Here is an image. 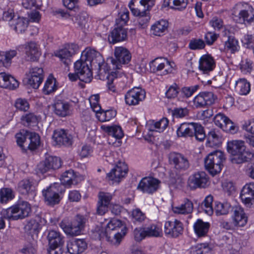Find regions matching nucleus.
Listing matches in <instances>:
<instances>
[{
  "instance_id": "obj_1",
  "label": "nucleus",
  "mask_w": 254,
  "mask_h": 254,
  "mask_svg": "<svg viewBox=\"0 0 254 254\" xmlns=\"http://www.w3.org/2000/svg\"><path fill=\"white\" fill-rule=\"evenodd\" d=\"M244 141L233 140L227 142V150L233 157L231 161L233 164H241L249 162L254 158V154L246 151Z\"/></svg>"
},
{
  "instance_id": "obj_2",
  "label": "nucleus",
  "mask_w": 254,
  "mask_h": 254,
  "mask_svg": "<svg viewBox=\"0 0 254 254\" xmlns=\"http://www.w3.org/2000/svg\"><path fill=\"white\" fill-rule=\"evenodd\" d=\"M225 159L224 153L220 150L210 152L204 159L205 168L214 177L221 172Z\"/></svg>"
},
{
  "instance_id": "obj_3",
  "label": "nucleus",
  "mask_w": 254,
  "mask_h": 254,
  "mask_svg": "<svg viewBox=\"0 0 254 254\" xmlns=\"http://www.w3.org/2000/svg\"><path fill=\"white\" fill-rule=\"evenodd\" d=\"M127 23V10L125 8L118 14L116 19L117 27L111 32L108 36L110 43L114 44L118 42L123 41L127 37V29L125 27Z\"/></svg>"
},
{
  "instance_id": "obj_4",
  "label": "nucleus",
  "mask_w": 254,
  "mask_h": 254,
  "mask_svg": "<svg viewBox=\"0 0 254 254\" xmlns=\"http://www.w3.org/2000/svg\"><path fill=\"white\" fill-rule=\"evenodd\" d=\"M177 134L179 137L195 136L199 141H203L206 137L202 126L194 123L182 124L177 129Z\"/></svg>"
},
{
  "instance_id": "obj_5",
  "label": "nucleus",
  "mask_w": 254,
  "mask_h": 254,
  "mask_svg": "<svg viewBox=\"0 0 254 254\" xmlns=\"http://www.w3.org/2000/svg\"><path fill=\"white\" fill-rule=\"evenodd\" d=\"M31 211L30 204L26 201H22L17 205L3 210L2 215L4 218L16 220L28 216Z\"/></svg>"
},
{
  "instance_id": "obj_6",
  "label": "nucleus",
  "mask_w": 254,
  "mask_h": 254,
  "mask_svg": "<svg viewBox=\"0 0 254 254\" xmlns=\"http://www.w3.org/2000/svg\"><path fill=\"white\" fill-rule=\"evenodd\" d=\"M121 226V221L117 219H111L107 224L104 235H105L107 240L112 245L118 246L125 236L127 233L126 229L122 230L121 232L111 234L112 231L116 230Z\"/></svg>"
},
{
  "instance_id": "obj_7",
  "label": "nucleus",
  "mask_w": 254,
  "mask_h": 254,
  "mask_svg": "<svg viewBox=\"0 0 254 254\" xmlns=\"http://www.w3.org/2000/svg\"><path fill=\"white\" fill-rule=\"evenodd\" d=\"M85 222V217L78 214L71 223H68L67 220L64 219L61 222L59 225L66 235L74 236L80 234Z\"/></svg>"
},
{
  "instance_id": "obj_8",
  "label": "nucleus",
  "mask_w": 254,
  "mask_h": 254,
  "mask_svg": "<svg viewBox=\"0 0 254 254\" xmlns=\"http://www.w3.org/2000/svg\"><path fill=\"white\" fill-rule=\"evenodd\" d=\"M132 14L139 17V23L143 25L150 20V10L141 0H131L128 5Z\"/></svg>"
},
{
  "instance_id": "obj_9",
  "label": "nucleus",
  "mask_w": 254,
  "mask_h": 254,
  "mask_svg": "<svg viewBox=\"0 0 254 254\" xmlns=\"http://www.w3.org/2000/svg\"><path fill=\"white\" fill-rule=\"evenodd\" d=\"M94 67L97 70L98 76L100 79H103L106 75L108 77L110 74L114 76V73L116 74V72L113 70L120 69V65L113 57L108 58L106 63L103 60V62L95 65Z\"/></svg>"
},
{
  "instance_id": "obj_10",
  "label": "nucleus",
  "mask_w": 254,
  "mask_h": 254,
  "mask_svg": "<svg viewBox=\"0 0 254 254\" xmlns=\"http://www.w3.org/2000/svg\"><path fill=\"white\" fill-rule=\"evenodd\" d=\"M62 166L61 159L56 156H49L40 162L37 166L35 171L37 174H44L59 169Z\"/></svg>"
},
{
  "instance_id": "obj_11",
  "label": "nucleus",
  "mask_w": 254,
  "mask_h": 254,
  "mask_svg": "<svg viewBox=\"0 0 254 254\" xmlns=\"http://www.w3.org/2000/svg\"><path fill=\"white\" fill-rule=\"evenodd\" d=\"M169 163L179 173L185 171L189 168L190 164L187 157L184 155L176 152H170L168 155Z\"/></svg>"
},
{
  "instance_id": "obj_12",
  "label": "nucleus",
  "mask_w": 254,
  "mask_h": 254,
  "mask_svg": "<svg viewBox=\"0 0 254 254\" xmlns=\"http://www.w3.org/2000/svg\"><path fill=\"white\" fill-rule=\"evenodd\" d=\"M74 71L79 74V80L84 82H90L92 79V69L89 64L81 56L74 65Z\"/></svg>"
},
{
  "instance_id": "obj_13",
  "label": "nucleus",
  "mask_w": 254,
  "mask_h": 254,
  "mask_svg": "<svg viewBox=\"0 0 254 254\" xmlns=\"http://www.w3.org/2000/svg\"><path fill=\"white\" fill-rule=\"evenodd\" d=\"M161 181L153 177L142 178L137 185V189L143 193L152 194L160 187Z\"/></svg>"
},
{
  "instance_id": "obj_14",
  "label": "nucleus",
  "mask_w": 254,
  "mask_h": 254,
  "mask_svg": "<svg viewBox=\"0 0 254 254\" xmlns=\"http://www.w3.org/2000/svg\"><path fill=\"white\" fill-rule=\"evenodd\" d=\"M214 122L216 126L226 132L234 134L238 130V127L223 114H217L214 118Z\"/></svg>"
},
{
  "instance_id": "obj_15",
  "label": "nucleus",
  "mask_w": 254,
  "mask_h": 254,
  "mask_svg": "<svg viewBox=\"0 0 254 254\" xmlns=\"http://www.w3.org/2000/svg\"><path fill=\"white\" fill-rule=\"evenodd\" d=\"M174 63L172 64L166 58H157L150 63V68L153 72L161 71L162 74L167 75L172 72Z\"/></svg>"
},
{
  "instance_id": "obj_16",
  "label": "nucleus",
  "mask_w": 254,
  "mask_h": 254,
  "mask_svg": "<svg viewBox=\"0 0 254 254\" xmlns=\"http://www.w3.org/2000/svg\"><path fill=\"white\" fill-rule=\"evenodd\" d=\"M209 177L204 171L197 172L190 176L188 185L192 189L205 188L208 186Z\"/></svg>"
},
{
  "instance_id": "obj_17",
  "label": "nucleus",
  "mask_w": 254,
  "mask_h": 254,
  "mask_svg": "<svg viewBox=\"0 0 254 254\" xmlns=\"http://www.w3.org/2000/svg\"><path fill=\"white\" fill-rule=\"evenodd\" d=\"M127 171V166L125 163L119 162L109 173L107 174L106 179L108 181L111 182L113 184L115 183H119L125 178Z\"/></svg>"
},
{
  "instance_id": "obj_18",
  "label": "nucleus",
  "mask_w": 254,
  "mask_h": 254,
  "mask_svg": "<svg viewBox=\"0 0 254 254\" xmlns=\"http://www.w3.org/2000/svg\"><path fill=\"white\" fill-rule=\"evenodd\" d=\"M58 184H55L42 191L45 202L48 205L54 206L60 202L61 197L59 194L60 191L58 189Z\"/></svg>"
},
{
  "instance_id": "obj_19",
  "label": "nucleus",
  "mask_w": 254,
  "mask_h": 254,
  "mask_svg": "<svg viewBox=\"0 0 254 254\" xmlns=\"http://www.w3.org/2000/svg\"><path fill=\"white\" fill-rule=\"evenodd\" d=\"M183 225L177 219L166 221L164 224V233L168 237L177 238L183 232Z\"/></svg>"
},
{
  "instance_id": "obj_20",
  "label": "nucleus",
  "mask_w": 254,
  "mask_h": 254,
  "mask_svg": "<svg viewBox=\"0 0 254 254\" xmlns=\"http://www.w3.org/2000/svg\"><path fill=\"white\" fill-rule=\"evenodd\" d=\"M239 9V15L246 24H254V8L248 3H239L237 5Z\"/></svg>"
},
{
  "instance_id": "obj_21",
  "label": "nucleus",
  "mask_w": 254,
  "mask_h": 254,
  "mask_svg": "<svg viewBox=\"0 0 254 254\" xmlns=\"http://www.w3.org/2000/svg\"><path fill=\"white\" fill-rule=\"evenodd\" d=\"M82 58L88 63L91 67H94L97 64H100L103 61L101 54L94 49L86 48L81 54Z\"/></svg>"
},
{
  "instance_id": "obj_22",
  "label": "nucleus",
  "mask_w": 254,
  "mask_h": 254,
  "mask_svg": "<svg viewBox=\"0 0 254 254\" xmlns=\"http://www.w3.org/2000/svg\"><path fill=\"white\" fill-rule=\"evenodd\" d=\"M215 96L212 92H202L193 99L194 105L197 108L210 106L214 103Z\"/></svg>"
},
{
  "instance_id": "obj_23",
  "label": "nucleus",
  "mask_w": 254,
  "mask_h": 254,
  "mask_svg": "<svg viewBox=\"0 0 254 254\" xmlns=\"http://www.w3.org/2000/svg\"><path fill=\"white\" fill-rule=\"evenodd\" d=\"M61 184L66 187H70L71 185H76L83 180V177L79 173L70 169L64 172L61 177Z\"/></svg>"
},
{
  "instance_id": "obj_24",
  "label": "nucleus",
  "mask_w": 254,
  "mask_h": 254,
  "mask_svg": "<svg viewBox=\"0 0 254 254\" xmlns=\"http://www.w3.org/2000/svg\"><path fill=\"white\" fill-rule=\"evenodd\" d=\"M29 74V84L34 89L38 88L44 78L43 68L38 67H32L30 70Z\"/></svg>"
},
{
  "instance_id": "obj_25",
  "label": "nucleus",
  "mask_w": 254,
  "mask_h": 254,
  "mask_svg": "<svg viewBox=\"0 0 254 254\" xmlns=\"http://www.w3.org/2000/svg\"><path fill=\"white\" fill-rule=\"evenodd\" d=\"M23 47L25 49L26 58L27 61L35 62L38 60L41 56L38 45L34 42H30L19 46L18 49Z\"/></svg>"
},
{
  "instance_id": "obj_26",
  "label": "nucleus",
  "mask_w": 254,
  "mask_h": 254,
  "mask_svg": "<svg viewBox=\"0 0 254 254\" xmlns=\"http://www.w3.org/2000/svg\"><path fill=\"white\" fill-rule=\"evenodd\" d=\"M240 197L242 202L248 207L253 204L254 200V183H251L246 184L243 188Z\"/></svg>"
},
{
  "instance_id": "obj_27",
  "label": "nucleus",
  "mask_w": 254,
  "mask_h": 254,
  "mask_svg": "<svg viewBox=\"0 0 254 254\" xmlns=\"http://www.w3.org/2000/svg\"><path fill=\"white\" fill-rule=\"evenodd\" d=\"M145 98V92L141 88L134 87L128 91V105H136Z\"/></svg>"
},
{
  "instance_id": "obj_28",
  "label": "nucleus",
  "mask_w": 254,
  "mask_h": 254,
  "mask_svg": "<svg viewBox=\"0 0 254 254\" xmlns=\"http://www.w3.org/2000/svg\"><path fill=\"white\" fill-rule=\"evenodd\" d=\"M87 244L84 239H75L67 242L66 248L70 254H80L87 248Z\"/></svg>"
},
{
  "instance_id": "obj_29",
  "label": "nucleus",
  "mask_w": 254,
  "mask_h": 254,
  "mask_svg": "<svg viewBox=\"0 0 254 254\" xmlns=\"http://www.w3.org/2000/svg\"><path fill=\"white\" fill-rule=\"evenodd\" d=\"M233 212L232 218L234 225L236 227L244 226L247 223L248 217L244 209L239 206H235L233 208Z\"/></svg>"
},
{
  "instance_id": "obj_30",
  "label": "nucleus",
  "mask_w": 254,
  "mask_h": 254,
  "mask_svg": "<svg viewBox=\"0 0 254 254\" xmlns=\"http://www.w3.org/2000/svg\"><path fill=\"white\" fill-rule=\"evenodd\" d=\"M53 138L57 145L68 146L72 144L71 136L64 129L55 130Z\"/></svg>"
},
{
  "instance_id": "obj_31",
  "label": "nucleus",
  "mask_w": 254,
  "mask_h": 254,
  "mask_svg": "<svg viewBox=\"0 0 254 254\" xmlns=\"http://www.w3.org/2000/svg\"><path fill=\"white\" fill-rule=\"evenodd\" d=\"M48 246L51 247H62L64 243V237L58 231L50 230L47 237Z\"/></svg>"
},
{
  "instance_id": "obj_32",
  "label": "nucleus",
  "mask_w": 254,
  "mask_h": 254,
  "mask_svg": "<svg viewBox=\"0 0 254 254\" xmlns=\"http://www.w3.org/2000/svg\"><path fill=\"white\" fill-rule=\"evenodd\" d=\"M18 86V81L13 76L5 72L0 73V87L13 90Z\"/></svg>"
},
{
  "instance_id": "obj_33",
  "label": "nucleus",
  "mask_w": 254,
  "mask_h": 254,
  "mask_svg": "<svg viewBox=\"0 0 254 254\" xmlns=\"http://www.w3.org/2000/svg\"><path fill=\"white\" fill-rule=\"evenodd\" d=\"M193 209V205L192 201L185 198L183 202L179 205L172 207L173 212L177 214L187 215L192 213Z\"/></svg>"
},
{
  "instance_id": "obj_34",
  "label": "nucleus",
  "mask_w": 254,
  "mask_h": 254,
  "mask_svg": "<svg viewBox=\"0 0 254 254\" xmlns=\"http://www.w3.org/2000/svg\"><path fill=\"white\" fill-rule=\"evenodd\" d=\"M169 23L165 20H160L156 21L151 27V33L157 36L164 35L168 31Z\"/></svg>"
},
{
  "instance_id": "obj_35",
  "label": "nucleus",
  "mask_w": 254,
  "mask_h": 254,
  "mask_svg": "<svg viewBox=\"0 0 254 254\" xmlns=\"http://www.w3.org/2000/svg\"><path fill=\"white\" fill-rule=\"evenodd\" d=\"M215 66V63L212 57L209 55H203L199 60V69L204 73L212 71Z\"/></svg>"
},
{
  "instance_id": "obj_36",
  "label": "nucleus",
  "mask_w": 254,
  "mask_h": 254,
  "mask_svg": "<svg viewBox=\"0 0 254 254\" xmlns=\"http://www.w3.org/2000/svg\"><path fill=\"white\" fill-rule=\"evenodd\" d=\"M69 104L62 100H57L54 105L55 113L63 117L69 114Z\"/></svg>"
},
{
  "instance_id": "obj_37",
  "label": "nucleus",
  "mask_w": 254,
  "mask_h": 254,
  "mask_svg": "<svg viewBox=\"0 0 254 254\" xmlns=\"http://www.w3.org/2000/svg\"><path fill=\"white\" fill-rule=\"evenodd\" d=\"M17 190L23 194L34 193L35 186L32 181L28 179H25L18 183Z\"/></svg>"
},
{
  "instance_id": "obj_38",
  "label": "nucleus",
  "mask_w": 254,
  "mask_h": 254,
  "mask_svg": "<svg viewBox=\"0 0 254 254\" xmlns=\"http://www.w3.org/2000/svg\"><path fill=\"white\" fill-rule=\"evenodd\" d=\"M10 26L18 33H22L27 29L28 20L27 18L18 17L9 23Z\"/></svg>"
},
{
  "instance_id": "obj_39",
  "label": "nucleus",
  "mask_w": 254,
  "mask_h": 254,
  "mask_svg": "<svg viewBox=\"0 0 254 254\" xmlns=\"http://www.w3.org/2000/svg\"><path fill=\"white\" fill-rule=\"evenodd\" d=\"M210 227L208 222H203L201 219H198L193 225V228L195 234L198 237L205 236Z\"/></svg>"
},
{
  "instance_id": "obj_40",
  "label": "nucleus",
  "mask_w": 254,
  "mask_h": 254,
  "mask_svg": "<svg viewBox=\"0 0 254 254\" xmlns=\"http://www.w3.org/2000/svg\"><path fill=\"white\" fill-rule=\"evenodd\" d=\"M28 136L27 141H25V145L30 150L33 151L38 148L40 144L39 135L35 132H26Z\"/></svg>"
},
{
  "instance_id": "obj_41",
  "label": "nucleus",
  "mask_w": 254,
  "mask_h": 254,
  "mask_svg": "<svg viewBox=\"0 0 254 254\" xmlns=\"http://www.w3.org/2000/svg\"><path fill=\"white\" fill-rule=\"evenodd\" d=\"M39 119L33 113H29L22 115L21 117V124L25 127H31L37 125Z\"/></svg>"
},
{
  "instance_id": "obj_42",
  "label": "nucleus",
  "mask_w": 254,
  "mask_h": 254,
  "mask_svg": "<svg viewBox=\"0 0 254 254\" xmlns=\"http://www.w3.org/2000/svg\"><path fill=\"white\" fill-rule=\"evenodd\" d=\"M232 210L231 204L228 202H215L214 211L217 216L227 215Z\"/></svg>"
},
{
  "instance_id": "obj_43",
  "label": "nucleus",
  "mask_w": 254,
  "mask_h": 254,
  "mask_svg": "<svg viewBox=\"0 0 254 254\" xmlns=\"http://www.w3.org/2000/svg\"><path fill=\"white\" fill-rule=\"evenodd\" d=\"M222 136L218 130H211L207 136V143L209 146H216L221 143Z\"/></svg>"
},
{
  "instance_id": "obj_44",
  "label": "nucleus",
  "mask_w": 254,
  "mask_h": 254,
  "mask_svg": "<svg viewBox=\"0 0 254 254\" xmlns=\"http://www.w3.org/2000/svg\"><path fill=\"white\" fill-rule=\"evenodd\" d=\"M236 90L241 95H246L250 90V83L245 78H240L235 84Z\"/></svg>"
},
{
  "instance_id": "obj_45",
  "label": "nucleus",
  "mask_w": 254,
  "mask_h": 254,
  "mask_svg": "<svg viewBox=\"0 0 254 254\" xmlns=\"http://www.w3.org/2000/svg\"><path fill=\"white\" fill-rule=\"evenodd\" d=\"M101 127L105 132L108 133L109 135L112 136L116 139H121L124 136L123 131L120 126H102Z\"/></svg>"
},
{
  "instance_id": "obj_46",
  "label": "nucleus",
  "mask_w": 254,
  "mask_h": 254,
  "mask_svg": "<svg viewBox=\"0 0 254 254\" xmlns=\"http://www.w3.org/2000/svg\"><path fill=\"white\" fill-rule=\"evenodd\" d=\"M115 60L121 68L122 64H126L127 60V49L122 47H117L115 50Z\"/></svg>"
},
{
  "instance_id": "obj_47",
  "label": "nucleus",
  "mask_w": 254,
  "mask_h": 254,
  "mask_svg": "<svg viewBox=\"0 0 254 254\" xmlns=\"http://www.w3.org/2000/svg\"><path fill=\"white\" fill-rule=\"evenodd\" d=\"M164 4L171 8L182 10L187 7L188 0H164Z\"/></svg>"
},
{
  "instance_id": "obj_48",
  "label": "nucleus",
  "mask_w": 254,
  "mask_h": 254,
  "mask_svg": "<svg viewBox=\"0 0 254 254\" xmlns=\"http://www.w3.org/2000/svg\"><path fill=\"white\" fill-rule=\"evenodd\" d=\"M16 55L17 52L15 50L1 52L0 53V62L4 66L7 67L11 64V59Z\"/></svg>"
},
{
  "instance_id": "obj_49",
  "label": "nucleus",
  "mask_w": 254,
  "mask_h": 254,
  "mask_svg": "<svg viewBox=\"0 0 254 254\" xmlns=\"http://www.w3.org/2000/svg\"><path fill=\"white\" fill-rule=\"evenodd\" d=\"M190 254H212V250L208 244H200L190 249Z\"/></svg>"
},
{
  "instance_id": "obj_50",
  "label": "nucleus",
  "mask_w": 254,
  "mask_h": 254,
  "mask_svg": "<svg viewBox=\"0 0 254 254\" xmlns=\"http://www.w3.org/2000/svg\"><path fill=\"white\" fill-rule=\"evenodd\" d=\"M169 121L167 118H162L159 121L151 124L149 130L151 131L163 132L168 125Z\"/></svg>"
},
{
  "instance_id": "obj_51",
  "label": "nucleus",
  "mask_w": 254,
  "mask_h": 254,
  "mask_svg": "<svg viewBox=\"0 0 254 254\" xmlns=\"http://www.w3.org/2000/svg\"><path fill=\"white\" fill-rule=\"evenodd\" d=\"M57 89L56 79L49 77L46 80L43 88V92L46 95L50 94Z\"/></svg>"
},
{
  "instance_id": "obj_52",
  "label": "nucleus",
  "mask_w": 254,
  "mask_h": 254,
  "mask_svg": "<svg viewBox=\"0 0 254 254\" xmlns=\"http://www.w3.org/2000/svg\"><path fill=\"white\" fill-rule=\"evenodd\" d=\"M213 200V196L211 195H208L205 198L201 204V207L202 210L209 215H211L213 213V209L212 205Z\"/></svg>"
},
{
  "instance_id": "obj_53",
  "label": "nucleus",
  "mask_w": 254,
  "mask_h": 254,
  "mask_svg": "<svg viewBox=\"0 0 254 254\" xmlns=\"http://www.w3.org/2000/svg\"><path fill=\"white\" fill-rule=\"evenodd\" d=\"M144 228L147 237H158L162 235V229L157 225L152 224Z\"/></svg>"
},
{
  "instance_id": "obj_54",
  "label": "nucleus",
  "mask_w": 254,
  "mask_h": 254,
  "mask_svg": "<svg viewBox=\"0 0 254 254\" xmlns=\"http://www.w3.org/2000/svg\"><path fill=\"white\" fill-rule=\"evenodd\" d=\"M225 49L232 53L238 51L239 49L238 41L234 37L229 36L225 42Z\"/></svg>"
},
{
  "instance_id": "obj_55",
  "label": "nucleus",
  "mask_w": 254,
  "mask_h": 254,
  "mask_svg": "<svg viewBox=\"0 0 254 254\" xmlns=\"http://www.w3.org/2000/svg\"><path fill=\"white\" fill-rule=\"evenodd\" d=\"M14 195L12 190L9 188H2L0 190V202L1 203H6L12 199Z\"/></svg>"
},
{
  "instance_id": "obj_56",
  "label": "nucleus",
  "mask_w": 254,
  "mask_h": 254,
  "mask_svg": "<svg viewBox=\"0 0 254 254\" xmlns=\"http://www.w3.org/2000/svg\"><path fill=\"white\" fill-rule=\"evenodd\" d=\"M55 55L65 65H68L71 62L70 58L72 55L65 48L58 51Z\"/></svg>"
},
{
  "instance_id": "obj_57",
  "label": "nucleus",
  "mask_w": 254,
  "mask_h": 254,
  "mask_svg": "<svg viewBox=\"0 0 254 254\" xmlns=\"http://www.w3.org/2000/svg\"><path fill=\"white\" fill-rule=\"evenodd\" d=\"M14 106L17 110L26 112L30 108V104L27 99L24 98H17L14 102Z\"/></svg>"
},
{
  "instance_id": "obj_58",
  "label": "nucleus",
  "mask_w": 254,
  "mask_h": 254,
  "mask_svg": "<svg viewBox=\"0 0 254 254\" xmlns=\"http://www.w3.org/2000/svg\"><path fill=\"white\" fill-rule=\"evenodd\" d=\"M98 113L99 114L98 115L99 120L102 122L109 121L115 117L117 115V112L114 110H108Z\"/></svg>"
},
{
  "instance_id": "obj_59",
  "label": "nucleus",
  "mask_w": 254,
  "mask_h": 254,
  "mask_svg": "<svg viewBox=\"0 0 254 254\" xmlns=\"http://www.w3.org/2000/svg\"><path fill=\"white\" fill-rule=\"evenodd\" d=\"M205 44L201 39H192L190 40L189 48L192 50H201L204 48Z\"/></svg>"
},
{
  "instance_id": "obj_60",
  "label": "nucleus",
  "mask_w": 254,
  "mask_h": 254,
  "mask_svg": "<svg viewBox=\"0 0 254 254\" xmlns=\"http://www.w3.org/2000/svg\"><path fill=\"white\" fill-rule=\"evenodd\" d=\"M242 127L246 132L244 134L245 139L248 135L254 136V121H245Z\"/></svg>"
},
{
  "instance_id": "obj_61",
  "label": "nucleus",
  "mask_w": 254,
  "mask_h": 254,
  "mask_svg": "<svg viewBox=\"0 0 254 254\" xmlns=\"http://www.w3.org/2000/svg\"><path fill=\"white\" fill-rule=\"evenodd\" d=\"M98 202L109 206L112 199L113 195L110 193L101 191L98 194Z\"/></svg>"
},
{
  "instance_id": "obj_62",
  "label": "nucleus",
  "mask_w": 254,
  "mask_h": 254,
  "mask_svg": "<svg viewBox=\"0 0 254 254\" xmlns=\"http://www.w3.org/2000/svg\"><path fill=\"white\" fill-rule=\"evenodd\" d=\"M146 231L144 227L136 228L133 231L134 240L137 242H140L147 237L146 235Z\"/></svg>"
},
{
  "instance_id": "obj_63",
  "label": "nucleus",
  "mask_w": 254,
  "mask_h": 254,
  "mask_svg": "<svg viewBox=\"0 0 254 254\" xmlns=\"http://www.w3.org/2000/svg\"><path fill=\"white\" fill-rule=\"evenodd\" d=\"M198 85H194L190 87H184L181 90V94L183 97L189 98L198 89Z\"/></svg>"
},
{
  "instance_id": "obj_64",
  "label": "nucleus",
  "mask_w": 254,
  "mask_h": 254,
  "mask_svg": "<svg viewBox=\"0 0 254 254\" xmlns=\"http://www.w3.org/2000/svg\"><path fill=\"white\" fill-rule=\"evenodd\" d=\"M25 229L30 233L35 232L40 229V224L36 220L31 219L27 223Z\"/></svg>"
}]
</instances>
